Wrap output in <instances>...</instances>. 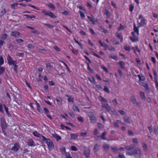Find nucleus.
I'll list each match as a JSON object with an SVG mask.
<instances>
[{
	"label": "nucleus",
	"mask_w": 158,
	"mask_h": 158,
	"mask_svg": "<svg viewBox=\"0 0 158 158\" xmlns=\"http://www.w3.org/2000/svg\"><path fill=\"white\" fill-rule=\"evenodd\" d=\"M147 20L146 19L143 18L141 19L139 23L140 26H143L146 24Z\"/></svg>",
	"instance_id": "dca6fc26"
},
{
	"label": "nucleus",
	"mask_w": 158,
	"mask_h": 158,
	"mask_svg": "<svg viewBox=\"0 0 158 158\" xmlns=\"http://www.w3.org/2000/svg\"><path fill=\"white\" fill-rule=\"evenodd\" d=\"M112 102L114 106H117L118 103L116 98H114V99L112 100Z\"/></svg>",
	"instance_id": "49530a36"
},
{
	"label": "nucleus",
	"mask_w": 158,
	"mask_h": 158,
	"mask_svg": "<svg viewBox=\"0 0 158 158\" xmlns=\"http://www.w3.org/2000/svg\"><path fill=\"white\" fill-rule=\"evenodd\" d=\"M46 143L50 150H52L54 148V145L52 142L50 140H47V142Z\"/></svg>",
	"instance_id": "0eeeda50"
},
{
	"label": "nucleus",
	"mask_w": 158,
	"mask_h": 158,
	"mask_svg": "<svg viewBox=\"0 0 158 158\" xmlns=\"http://www.w3.org/2000/svg\"><path fill=\"white\" fill-rule=\"evenodd\" d=\"M112 43L114 44H119V42L115 38H113L111 40Z\"/></svg>",
	"instance_id": "4be33fe9"
},
{
	"label": "nucleus",
	"mask_w": 158,
	"mask_h": 158,
	"mask_svg": "<svg viewBox=\"0 0 158 158\" xmlns=\"http://www.w3.org/2000/svg\"><path fill=\"white\" fill-rule=\"evenodd\" d=\"M88 18L93 24H95V23L97 21V19H94V17L92 16H88Z\"/></svg>",
	"instance_id": "f8f14e48"
},
{
	"label": "nucleus",
	"mask_w": 158,
	"mask_h": 158,
	"mask_svg": "<svg viewBox=\"0 0 158 158\" xmlns=\"http://www.w3.org/2000/svg\"><path fill=\"white\" fill-rule=\"evenodd\" d=\"M41 138H42V140L43 141H45L46 143L47 142V140H49L48 139H47L45 138L44 136L41 135Z\"/></svg>",
	"instance_id": "13d9d810"
},
{
	"label": "nucleus",
	"mask_w": 158,
	"mask_h": 158,
	"mask_svg": "<svg viewBox=\"0 0 158 158\" xmlns=\"http://www.w3.org/2000/svg\"><path fill=\"white\" fill-rule=\"evenodd\" d=\"M153 128L155 134L156 135H158V126L157 125H155L154 126Z\"/></svg>",
	"instance_id": "b1692460"
},
{
	"label": "nucleus",
	"mask_w": 158,
	"mask_h": 158,
	"mask_svg": "<svg viewBox=\"0 0 158 158\" xmlns=\"http://www.w3.org/2000/svg\"><path fill=\"white\" fill-rule=\"evenodd\" d=\"M124 49L126 51L129 52L131 50V48L130 46L125 45L124 46Z\"/></svg>",
	"instance_id": "c03bdc74"
},
{
	"label": "nucleus",
	"mask_w": 158,
	"mask_h": 158,
	"mask_svg": "<svg viewBox=\"0 0 158 158\" xmlns=\"http://www.w3.org/2000/svg\"><path fill=\"white\" fill-rule=\"evenodd\" d=\"M115 158H125L124 155L123 154H119L118 157H116Z\"/></svg>",
	"instance_id": "69168bd1"
},
{
	"label": "nucleus",
	"mask_w": 158,
	"mask_h": 158,
	"mask_svg": "<svg viewBox=\"0 0 158 158\" xmlns=\"http://www.w3.org/2000/svg\"><path fill=\"white\" fill-rule=\"evenodd\" d=\"M42 12L45 16H48L51 18H55L56 16L52 12L50 11H46L45 10H42Z\"/></svg>",
	"instance_id": "f03ea898"
},
{
	"label": "nucleus",
	"mask_w": 158,
	"mask_h": 158,
	"mask_svg": "<svg viewBox=\"0 0 158 158\" xmlns=\"http://www.w3.org/2000/svg\"><path fill=\"white\" fill-rule=\"evenodd\" d=\"M151 60L152 62L154 64H156V58L154 57H151Z\"/></svg>",
	"instance_id": "37998d69"
},
{
	"label": "nucleus",
	"mask_w": 158,
	"mask_h": 158,
	"mask_svg": "<svg viewBox=\"0 0 158 158\" xmlns=\"http://www.w3.org/2000/svg\"><path fill=\"white\" fill-rule=\"evenodd\" d=\"M137 76H138V77H139V80L140 81H144L145 80V78L144 76H142L143 79H142L141 77L140 76V75L139 74Z\"/></svg>",
	"instance_id": "a18cd8bd"
},
{
	"label": "nucleus",
	"mask_w": 158,
	"mask_h": 158,
	"mask_svg": "<svg viewBox=\"0 0 158 158\" xmlns=\"http://www.w3.org/2000/svg\"><path fill=\"white\" fill-rule=\"evenodd\" d=\"M27 143L29 146L33 147L35 145L33 140L31 139H30L28 140Z\"/></svg>",
	"instance_id": "4468645a"
},
{
	"label": "nucleus",
	"mask_w": 158,
	"mask_h": 158,
	"mask_svg": "<svg viewBox=\"0 0 158 158\" xmlns=\"http://www.w3.org/2000/svg\"><path fill=\"white\" fill-rule=\"evenodd\" d=\"M106 132H104L101 136V138L103 140H106V139L105 137V136L106 135Z\"/></svg>",
	"instance_id": "58836bf2"
},
{
	"label": "nucleus",
	"mask_w": 158,
	"mask_h": 158,
	"mask_svg": "<svg viewBox=\"0 0 158 158\" xmlns=\"http://www.w3.org/2000/svg\"><path fill=\"white\" fill-rule=\"evenodd\" d=\"M133 28L134 32H131L133 36H129V38L132 42H136L139 41V37L138 35L139 34V27H136L135 23L134 24Z\"/></svg>",
	"instance_id": "f257e3e1"
},
{
	"label": "nucleus",
	"mask_w": 158,
	"mask_h": 158,
	"mask_svg": "<svg viewBox=\"0 0 158 158\" xmlns=\"http://www.w3.org/2000/svg\"><path fill=\"white\" fill-rule=\"evenodd\" d=\"M71 149L72 150L74 151H76L77 150V148H76V147H75L74 146H72L71 147Z\"/></svg>",
	"instance_id": "338daca9"
},
{
	"label": "nucleus",
	"mask_w": 158,
	"mask_h": 158,
	"mask_svg": "<svg viewBox=\"0 0 158 158\" xmlns=\"http://www.w3.org/2000/svg\"><path fill=\"white\" fill-rule=\"evenodd\" d=\"M28 6H30L31 7L34 9H36L37 10H40V9H39V7H37L35 6L34 5H32L31 4H29V5H28Z\"/></svg>",
	"instance_id": "0e129e2a"
},
{
	"label": "nucleus",
	"mask_w": 158,
	"mask_h": 158,
	"mask_svg": "<svg viewBox=\"0 0 158 158\" xmlns=\"http://www.w3.org/2000/svg\"><path fill=\"white\" fill-rule=\"evenodd\" d=\"M73 110L75 111H77L78 112H80V110L78 109V107L76 105H73Z\"/></svg>",
	"instance_id": "c756f323"
},
{
	"label": "nucleus",
	"mask_w": 158,
	"mask_h": 158,
	"mask_svg": "<svg viewBox=\"0 0 158 158\" xmlns=\"http://www.w3.org/2000/svg\"><path fill=\"white\" fill-rule=\"evenodd\" d=\"M47 6L52 8V9H54L55 8V6H54L53 5L52 3H49V4H48L47 5Z\"/></svg>",
	"instance_id": "e2e57ef3"
},
{
	"label": "nucleus",
	"mask_w": 158,
	"mask_h": 158,
	"mask_svg": "<svg viewBox=\"0 0 158 158\" xmlns=\"http://www.w3.org/2000/svg\"><path fill=\"white\" fill-rule=\"evenodd\" d=\"M5 71V69L3 67L0 66V74H2Z\"/></svg>",
	"instance_id": "c9c22d12"
},
{
	"label": "nucleus",
	"mask_w": 158,
	"mask_h": 158,
	"mask_svg": "<svg viewBox=\"0 0 158 158\" xmlns=\"http://www.w3.org/2000/svg\"><path fill=\"white\" fill-rule=\"evenodd\" d=\"M103 148L105 151H107L109 148V146L108 144L105 143H104L103 145Z\"/></svg>",
	"instance_id": "f704fd0d"
},
{
	"label": "nucleus",
	"mask_w": 158,
	"mask_h": 158,
	"mask_svg": "<svg viewBox=\"0 0 158 158\" xmlns=\"http://www.w3.org/2000/svg\"><path fill=\"white\" fill-rule=\"evenodd\" d=\"M97 124L98 127L100 129H102V128H103V126L100 123H98Z\"/></svg>",
	"instance_id": "bf43d9fd"
},
{
	"label": "nucleus",
	"mask_w": 158,
	"mask_h": 158,
	"mask_svg": "<svg viewBox=\"0 0 158 158\" xmlns=\"http://www.w3.org/2000/svg\"><path fill=\"white\" fill-rule=\"evenodd\" d=\"M64 155L66 158H72L69 152L65 153Z\"/></svg>",
	"instance_id": "de8ad7c7"
},
{
	"label": "nucleus",
	"mask_w": 158,
	"mask_h": 158,
	"mask_svg": "<svg viewBox=\"0 0 158 158\" xmlns=\"http://www.w3.org/2000/svg\"><path fill=\"white\" fill-rule=\"evenodd\" d=\"M21 34L19 32L14 31L11 32V36L15 37H21Z\"/></svg>",
	"instance_id": "9b49d317"
},
{
	"label": "nucleus",
	"mask_w": 158,
	"mask_h": 158,
	"mask_svg": "<svg viewBox=\"0 0 158 158\" xmlns=\"http://www.w3.org/2000/svg\"><path fill=\"white\" fill-rule=\"evenodd\" d=\"M56 100L59 106H60L62 104V100L60 97H57L56 98Z\"/></svg>",
	"instance_id": "6ab92c4d"
},
{
	"label": "nucleus",
	"mask_w": 158,
	"mask_h": 158,
	"mask_svg": "<svg viewBox=\"0 0 158 158\" xmlns=\"http://www.w3.org/2000/svg\"><path fill=\"white\" fill-rule=\"evenodd\" d=\"M130 100L133 104H135L136 102V99L135 97L133 96L131 97Z\"/></svg>",
	"instance_id": "bb28decb"
},
{
	"label": "nucleus",
	"mask_w": 158,
	"mask_h": 158,
	"mask_svg": "<svg viewBox=\"0 0 158 158\" xmlns=\"http://www.w3.org/2000/svg\"><path fill=\"white\" fill-rule=\"evenodd\" d=\"M46 68L50 70H51L52 68V66L49 63H46Z\"/></svg>",
	"instance_id": "473e14b6"
},
{
	"label": "nucleus",
	"mask_w": 158,
	"mask_h": 158,
	"mask_svg": "<svg viewBox=\"0 0 158 158\" xmlns=\"http://www.w3.org/2000/svg\"><path fill=\"white\" fill-rule=\"evenodd\" d=\"M54 137L58 141L60 140L61 138V137L57 134H55L54 135Z\"/></svg>",
	"instance_id": "7c9ffc66"
},
{
	"label": "nucleus",
	"mask_w": 158,
	"mask_h": 158,
	"mask_svg": "<svg viewBox=\"0 0 158 158\" xmlns=\"http://www.w3.org/2000/svg\"><path fill=\"white\" fill-rule=\"evenodd\" d=\"M132 140L134 143H135L137 145L138 144V142L137 138H133Z\"/></svg>",
	"instance_id": "680f3d73"
},
{
	"label": "nucleus",
	"mask_w": 158,
	"mask_h": 158,
	"mask_svg": "<svg viewBox=\"0 0 158 158\" xmlns=\"http://www.w3.org/2000/svg\"><path fill=\"white\" fill-rule=\"evenodd\" d=\"M78 135L75 134H71L70 139L72 140H75L77 139Z\"/></svg>",
	"instance_id": "a211bd4d"
},
{
	"label": "nucleus",
	"mask_w": 158,
	"mask_h": 158,
	"mask_svg": "<svg viewBox=\"0 0 158 158\" xmlns=\"http://www.w3.org/2000/svg\"><path fill=\"white\" fill-rule=\"evenodd\" d=\"M68 101L69 102H73V98L72 97L69 96L68 98Z\"/></svg>",
	"instance_id": "5fc2aeb1"
},
{
	"label": "nucleus",
	"mask_w": 158,
	"mask_h": 158,
	"mask_svg": "<svg viewBox=\"0 0 158 158\" xmlns=\"http://www.w3.org/2000/svg\"><path fill=\"white\" fill-rule=\"evenodd\" d=\"M124 121L126 123H130V120L129 119V118L128 116H125L124 117Z\"/></svg>",
	"instance_id": "393cba45"
},
{
	"label": "nucleus",
	"mask_w": 158,
	"mask_h": 158,
	"mask_svg": "<svg viewBox=\"0 0 158 158\" xmlns=\"http://www.w3.org/2000/svg\"><path fill=\"white\" fill-rule=\"evenodd\" d=\"M3 106L7 114L8 115V116H9L10 114L8 111V108L7 107H6V106L5 105H4Z\"/></svg>",
	"instance_id": "4c0bfd02"
},
{
	"label": "nucleus",
	"mask_w": 158,
	"mask_h": 158,
	"mask_svg": "<svg viewBox=\"0 0 158 158\" xmlns=\"http://www.w3.org/2000/svg\"><path fill=\"white\" fill-rule=\"evenodd\" d=\"M142 147L144 150H146L147 148V145L145 143H142Z\"/></svg>",
	"instance_id": "052dcab7"
},
{
	"label": "nucleus",
	"mask_w": 158,
	"mask_h": 158,
	"mask_svg": "<svg viewBox=\"0 0 158 158\" xmlns=\"http://www.w3.org/2000/svg\"><path fill=\"white\" fill-rule=\"evenodd\" d=\"M84 154L85 156L89 158L90 155V150L89 148H85L84 151Z\"/></svg>",
	"instance_id": "9d476101"
},
{
	"label": "nucleus",
	"mask_w": 158,
	"mask_h": 158,
	"mask_svg": "<svg viewBox=\"0 0 158 158\" xmlns=\"http://www.w3.org/2000/svg\"><path fill=\"white\" fill-rule=\"evenodd\" d=\"M18 5V3H13L11 5V7L12 9H15V7L17 6Z\"/></svg>",
	"instance_id": "4d7b16f0"
},
{
	"label": "nucleus",
	"mask_w": 158,
	"mask_h": 158,
	"mask_svg": "<svg viewBox=\"0 0 158 158\" xmlns=\"http://www.w3.org/2000/svg\"><path fill=\"white\" fill-rule=\"evenodd\" d=\"M77 120L80 122H83L84 121L83 118L81 117L80 116L77 118Z\"/></svg>",
	"instance_id": "6e6d98bb"
},
{
	"label": "nucleus",
	"mask_w": 158,
	"mask_h": 158,
	"mask_svg": "<svg viewBox=\"0 0 158 158\" xmlns=\"http://www.w3.org/2000/svg\"><path fill=\"white\" fill-rule=\"evenodd\" d=\"M4 63L3 58L2 56H1L0 57V66L2 65Z\"/></svg>",
	"instance_id": "79ce46f5"
},
{
	"label": "nucleus",
	"mask_w": 158,
	"mask_h": 158,
	"mask_svg": "<svg viewBox=\"0 0 158 158\" xmlns=\"http://www.w3.org/2000/svg\"><path fill=\"white\" fill-rule=\"evenodd\" d=\"M36 105L37 106V110L39 111V112H40L42 109L40 106L39 104L37 102H36Z\"/></svg>",
	"instance_id": "a19ab883"
},
{
	"label": "nucleus",
	"mask_w": 158,
	"mask_h": 158,
	"mask_svg": "<svg viewBox=\"0 0 158 158\" xmlns=\"http://www.w3.org/2000/svg\"><path fill=\"white\" fill-rule=\"evenodd\" d=\"M6 9L4 8L2 9L0 12V15L1 16L3 15L4 14H5L6 13Z\"/></svg>",
	"instance_id": "e433bc0d"
},
{
	"label": "nucleus",
	"mask_w": 158,
	"mask_h": 158,
	"mask_svg": "<svg viewBox=\"0 0 158 158\" xmlns=\"http://www.w3.org/2000/svg\"><path fill=\"white\" fill-rule=\"evenodd\" d=\"M80 136L84 137H86L87 136V132L81 133Z\"/></svg>",
	"instance_id": "603ef678"
},
{
	"label": "nucleus",
	"mask_w": 158,
	"mask_h": 158,
	"mask_svg": "<svg viewBox=\"0 0 158 158\" xmlns=\"http://www.w3.org/2000/svg\"><path fill=\"white\" fill-rule=\"evenodd\" d=\"M69 114L72 118H74L75 117V115L74 113L72 111H70L69 112Z\"/></svg>",
	"instance_id": "864d4df0"
},
{
	"label": "nucleus",
	"mask_w": 158,
	"mask_h": 158,
	"mask_svg": "<svg viewBox=\"0 0 158 158\" xmlns=\"http://www.w3.org/2000/svg\"><path fill=\"white\" fill-rule=\"evenodd\" d=\"M34 135L35 137L41 138V135L37 131H35L33 132Z\"/></svg>",
	"instance_id": "5701e85b"
},
{
	"label": "nucleus",
	"mask_w": 158,
	"mask_h": 158,
	"mask_svg": "<svg viewBox=\"0 0 158 158\" xmlns=\"http://www.w3.org/2000/svg\"><path fill=\"white\" fill-rule=\"evenodd\" d=\"M1 125L2 129H5L6 127V124L5 120L3 118L1 117L0 118Z\"/></svg>",
	"instance_id": "39448f33"
},
{
	"label": "nucleus",
	"mask_w": 158,
	"mask_h": 158,
	"mask_svg": "<svg viewBox=\"0 0 158 158\" xmlns=\"http://www.w3.org/2000/svg\"><path fill=\"white\" fill-rule=\"evenodd\" d=\"M88 117L92 123H95L96 121L95 117L94 114L91 112H89L88 113Z\"/></svg>",
	"instance_id": "7ed1b4c3"
},
{
	"label": "nucleus",
	"mask_w": 158,
	"mask_h": 158,
	"mask_svg": "<svg viewBox=\"0 0 158 158\" xmlns=\"http://www.w3.org/2000/svg\"><path fill=\"white\" fill-rule=\"evenodd\" d=\"M44 24L45 26H47L49 28H52L53 27V26L52 25H51L49 24H47V23H44Z\"/></svg>",
	"instance_id": "3c124183"
},
{
	"label": "nucleus",
	"mask_w": 158,
	"mask_h": 158,
	"mask_svg": "<svg viewBox=\"0 0 158 158\" xmlns=\"http://www.w3.org/2000/svg\"><path fill=\"white\" fill-rule=\"evenodd\" d=\"M99 146V145L98 144L95 145L93 148L94 151L95 152H97Z\"/></svg>",
	"instance_id": "72a5a7b5"
},
{
	"label": "nucleus",
	"mask_w": 158,
	"mask_h": 158,
	"mask_svg": "<svg viewBox=\"0 0 158 158\" xmlns=\"http://www.w3.org/2000/svg\"><path fill=\"white\" fill-rule=\"evenodd\" d=\"M88 78L92 83L94 84H96V82L95 81V79L93 77H88Z\"/></svg>",
	"instance_id": "a878e982"
},
{
	"label": "nucleus",
	"mask_w": 158,
	"mask_h": 158,
	"mask_svg": "<svg viewBox=\"0 0 158 158\" xmlns=\"http://www.w3.org/2000/svg\"><path fill=\"white\" fill-rule=\"evenodd\" d=\"M100 98L102 101V107L106 109H107L108 106V104L107 103V101L104 98L102 97H100Z\"/></svg>",
	"instance_id": "20e7f679"
},
{
	"label": "nucleus",
	"mask_w": 158,
	"mask_h": 158,
	"mask_svg": "<svg viewBox=\"0 0 158 158\" xmlns=\"http://www.w3.org/2000/svg\"><path fill=\"white\" fill-rule=\"evenodd\" d=\"M79 12L80 13V16L81 18L83 19L85 17V15L84 13L81 12V11H79Z\"/></svg>",
	"instance_id": "09e8293b"
},
{
	"label": "nucleus",
	"mask_w": 158,
	"mask_h": 158,
	"mask_svg": "<svg viewBox=\"0 0 158 158\" xmlns=\"http://www.w3.org/2000/svg\"><path fill=\"white\" fill-rule=\"evenodd\" d=\"M116 35L117 37L120 40L121 42H122L123 41V37H122V35L121 34L116 32Z\"/></svg>",
	"instance_id": "412c9836"
},
{
	"label": "nucleus",
	"mask_w": 158,
	"mask_h": 158,
	"mask_svg": "<svg viewBox=\"0 0 158 158\" xmlns=\"http://www.w3.org/2000/svg\"><path fill=\"white\" fill-rule=\"evenodd\" d=\"M98 42L101 46L103 47L105 50H106L108 49V46L105 43L102 42L101 40H99Z\"/></svg>",
	"instance_id": "2eb2a0df"
},
{
	"label": "nucleus",
	"mask_w": 158,
	"mask_h": 158,
	"mask_svg": "<svg viewBox=\"0 0 158 158\" xmlns=\"http://www.w3.org/2000/svg\"><path fill=\"white\" fill-rule=\"evenodd\" d=\"M111 57L112 59H114V60H118V57H117V56L116 55H114L112 56H111Z\"/></svg>",
	"instance_id": "774afa93"
},
{
	"label": "nucleus",
	"mask_w": 158,
	"mask_h": 158,
	"mask_svg": "<svg viewBox=\"0 0 158 158\" xmlns=\"http://www.w3.org/2000/svg\"><path fill=\"white\" fill-rule=\"evenodd\" d=\"M118 64L120 65V67L121 69H125V67L124 65L125 64L123 61H120Z\"/></svg>",
	"instance_id": "aec40b11"
},
{
	"label": "nucleus",
	"mask_w": 158,
	"mask_h": 158,
	"mask_svg": "<svg viewBox=\"0 0 158 158\" xmlns=\"http://www.w3.org/2000/svg\"><path fill=\"white\" fill-rule=\"evenodd\" d=\"M134 8V6L132 4H130L129 6V11L132 13Z\"/></svg>",
	"instance_id": "cd10ccee"
},
{
	"label": "nucleus",
	"mask_w": 158,
	"mask_h": 158,
	"mask_svg": "<svg viewBox=\"0 0 158 158\" xmlns=\"http://www.w3.org/2000/svg\"><path fill=\"white\" fill-rule=\"evenodd\" d=\"M60 150L62 153L63 154H65V153H66L67 152L65 151V148L64 147H62L60 148Z\"/></svg>",
	"instance_id": "ea45409f"
},
{
	"label": "nucleus",
	"mask_w": 158,
	"mask_h": 158,
	"mask_svg": "<svg viewBox=\"0 0 158 158\" xmlns=\"http://www.w3.org/2000/svg\"><path fill=\"white\" fill-rule=\"evenodd\" d=\"M139 94L142 99L145 100L146 99V97L145 93L143 92L140 91L139 92Z\"/></svg>",
	"instance_id": "f3484780"
},
{
	"label": "nucleus",
	"mask_w": 158,
	"mask_h": 158,
	"mask_svg": "<svg viewBox=\"0 0 158 158\" xmlns=\"http://www.w3.org/2000/svg\"><path fill=\"white\" fill-rule=\"evenodd\" d=\"M7 60L8 63L10 65H11L16 64V61L13 60L12 57L9 55L8 56Z\"/></svg>",
	"instance_id": "423d86ee"
},
{
	"label": "nucleus",
	"mask_w": 158,
	"mask_h": 158,
	"mask_svg": "<svg viewBox=\"0 0 158 158\" xmlns=\"http://www.w3.org/2000/svg\"><path fill=\"white\" fill-rule=\"evenodd\" d=\"M125 149L127 150L126 152V155H133L134 150L131 149L128 146H127L125 147Z\"/></svg>",
	"instance_id": "6e6552de"
},
{
	"label": "nucleus",
	"mask_w": 158,
	"mask_h": 158,
	"mask_svg": "<svg viewBox=\"0 0 158 158\" xmlns=\"http://www.w3.org/2000/svg\"><path fill=\"white\" fill-rule=\"evenodd\" d=\"M31 32L36 34H39V31L36 30H35L34 28L33 27L31 28Z\"/></svg>",
	"instance_id": "c85d7f7f"
},
{
	"label": "nucleus",
	"mask_w": 158,
	"mask_h": 158,
	"mask_svg": "<svg viewBox=\"0 0 158 158\" xmlns=\"http://www.w3.org/2000/svg\"><path fill=\"white\" fill-rule=\"evenodd\" d=\"M20 146L17 143L14 144V146L11 148V150L14 151L15 152H17L19 149Z\"/></svg>",
	"instance_id": "ddd939ff"
},
{
	"label": "nucleus",
	"mask_w": 158,
	"mask_h": 158,
	"mask_svg": "<svg viewBox=\"0 0 158 158\" xmlns=\"http://www.w3.org/2000/svg\"><path fill=\"white\" fill-rule=\"evenodd\" d=\"M7 36L6 34H3L0 35V38L2 40H4L6 39Z\"/></svg>",
	"instance_id": "2f4dec72"
},
{
	"label": "nucleus",
	"mask_w": 158,
	"mask_h": 158,
	"mask_svg": "<svg viewBox=\"0 0 158 158\" xmlns=\"http://www.w3.org/2000/svg\"><path fill=\"white\" fill-rule=\"evenodd\" d=\"M118 112L122 115H124L126 114V112L124 111L123 110H119Z\"/></svg>",
	"instance_id": "8fccbe9b"
},
{
	"label": "nucleus",
	"mask_w": 158,
	"mask_h": 158,
	"mask_svg": "<svg viewBox=\"0 0 158 158\" xmlns=\"http://www.w3.org/2000/svg\"><path fill=\"white\" fill-rule=\"evenodd\" d=\"M141 151L138 148H136L134 150L133 155L136 156L140 157L141 156Z\"/></svg>",
	"instance_id": "1a4fd4ad"
}]
</instances>
